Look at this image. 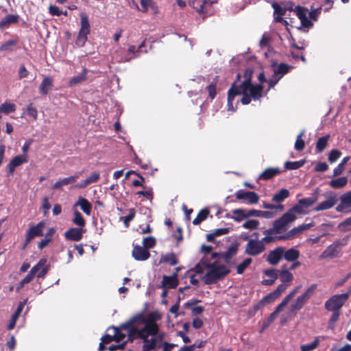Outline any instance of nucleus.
<instances>
[{
	"mask_svg": "<svg viewBox=\"0 0 351 351\" xmlns=\"http://www.w3.org/2000/svg\"><path fill=\"white\" fill-rule=\"evenodd\" d=\"M158 316L156 313H150L145 315L140 313L134 315L127 322L122 324L119 327H111L108 329V334L101 338L102 343H108L112 341L119 342L125 338L132 340L135 338L145 339V348H152L154 340H147L149 335H153L157 330L156 323Z\"/></svg>",
	"mask_w": 351,
	"mask_h": 351,
	"instance_id": "f257e3e1",
	"label": "nucleus"
},
{
	"mask_svg": "<svg viewBox=\"0 0 351 351\" xmlns=\"http://www.w3.org/2000/svg\"><path fill=\"white\" fill-rule=\"evenodd\" d=\"M211 250V246H202V251L204 253V256L195 267L196 273H206L203 278L206 284H211L217 281L229 271L225 265L216 260L217 255L215 254H210Z\"/></svg>",
	"mask_w": 351,
	"mask_h": 351,
	"instance_id": "f03ea898",
	"label": "nucleus"
},
{
	"mask_svg": "<svg viewBox=\"0 0 351 351\" xmlns=\"http://www.w3.org/2000/svg\"><path fill=\"white\" fill-rule=\"evenodd\" d=\"M263 87L261 84H252L250 78L237 84L234 83L228 91V110L233 112L236 110V106L233 105L234 97L238 95H242L241 101L243 104H248L252 99L257 100L263 96Z\"/></svg>",
	"mask_w": 351,
	"mask_h": 351,
	"instance_id": "7ed1b4c3",
	"label": "nucleus"
},
{
	"mask_svg": "<svg viewBox=\"0 0 351 351\" xmlns=\"http://www.w3.org/2000/svg\"><path fill=\"white\" fill-rule=\"evenodd\" d=\"M317 285L315 284L311 285L302 295H299L296 300L291 304L289 311L293 315H295L297 311H300L310 298L314 294Z\"/></svg>",
	"mask_w": 351,
	"mask_h": 351,
	"instance_id": "20e7f679",
	"label": "nucleus"
},
{
	"mask_svg": "<svg viewBox=\"0 0 351 351\" xmlns=\"http://www.w3.org/2000/svg\"><path fill=\"white\" fill-rule=\"evenodd\" d=\"M296 219L297 216L291 214L288 210L281 217L274 222L273 232L277 234L285 232Z\"/></svg>",
	"mask_w": 351,
	"mask_h": 351,
	"instance_id": "39448f33",
	"label": "nucleus"
},
{
	"mask_svg": "<svg viewBox=\"0 0 351 351\" xmlns=\"http://www.w3.org/2000/svg\"><path fill=\"white\" fill-rule=\"evenodd\" d=\"M325 199L319 202L315 208L314 211L319 212L332 208L338 201L337 194L333 191H328L322 194Z\"/></svg>",
	"mask_w": 351,
	"mask_h": 351,
	"instance_id": "423d86ee",
	"label": "nucleus"
},
{
	"mask_svg": "<svg viewBox=\"0 0 351 351\" xmlns=\"http://www.w3.org/2000/svg\"><path fill=\"white\" fill-rule=\"evenodd\" d=\"M348 299V294L334 295L325 302V308L330 311H338Z\"/></svg>",
	"mask_w": 351,
	"mask_h": 351,
	"instance_id": "0eeeda50",
	"label": "nucleus"
},
{
	"mask_svg": "<svg viewBox=\"0 0 351 351\" xmlns=\"http://www.w3.org/2000/svg\"><path fill=\"white\" fill-rule=\"evenodd\" d=\"M265 249V246L263 241L251 239L246 245L245 252L248 255L256 256L262 253Z\"/></svg>",
	"mask_w": 351,
	"mask_h": 351,
	"instance_id": "6e6552de",
	"label": "nucleus"
},
{
	"mask_svg": "<svg viewBox=\"0 0 351 351\" xmlns=\"http://www.w3.org/2000/svg\"><path fill=\"white\" fill-rule=\"evenodd\" d=\"M235 197L237 199H247L250 204H256L258 202V195L253 191H244L242 190L238 191L235 193Z\"/></svg>",
	"mask_w": 351,
	"mask_h": 351,
	"instance_id": "1a4fd4ad",
	"label": "nucleus"
},
{
	"mask_svg": "<svg viewBox=\"0 0 351 351\" xmlns=\"http://www.w3.org/2000/svg\"><path fill=\"white\" fill-rule=\"evenodd\" d=\"M282 257L283 247L279 246L269 252L267 261L269 264L276 265L280 263Z\"/></svg>",
	"mask_w": 351,
	"mask_h": 351,
	"instance_id": "9d476101",
	"label": "nucleus"
},
{
	"mask_svg": "<svg viewBox=\"0 0 351 351\" xmlns=\"http://www.w3.org/2000/svg\"><path fill=\"white\" fill-rule=\"evenodd\" d=\"M46 258H41L32 269H35L34 276L39 278H44L49 269Z\"/></svg>",
	"mask_w": 351,
	"mask_h": 351,
	"instance_id": "9b49d317",
	"label": "nucleus"
},
{
	"mask_svg": "<svg viewBox=\"0 0 351 351\" xmlns=\"http://www.w3.org/2000/svg\"><path fill=\"white\" fill-rule=\"evenodd\" d=\"M44 227L45 223L43 221L39 222L36 226L30 227L26 234V243H28L36 237L42 236Z\"/></svg>",
	"mask_w": 351,
	"mask_h": 351,
	"instance_id": "f8f14e48",
	"label": "nucleus"
},
{
	"mask_svg": "<svg viewBox=\"0 0 351 351\" xmlns=\"http://www.w3.org/2000/svg\"><path fill=\"white\" fill-rule=\"evenodd\" d=\"M295 12L300 20L302 27L309 28L313 26V23L308 20L307 17L308 10L300 6H296L295 8Z\"/></svg>",
	"mask_w": 351,
	"mask_h": 351,
	"instance_id": "ddd939ff",
	"label": "nucleus"
},
{
	"mask_svg": "<svg viewBox=\"0 0 351 351\" xmlns=\"http://www.w3.org/2000/svg\"><path fill=\"white\" fill-rule=\"evenodd\" d=\"M216 0H189V5L198 12H203L207 7L215 3Z\"/></svg>",
	"mask_w": 351,
	"mask_h": 351,
	"instance_id": "4468645a",
	"label": "nucleus"
},
{
	"mask_svg": "<svg viewBox=\"0 0 351 351\" xmlns=\"http://www.w3.org/2000/svg\"><path fill=\"white\" fill-rule=\"evenodd\" d=\"M150 254L149 251L139 245H136L134 247L132 250V256L136 261H143L149 257Z\"/></svg>",
	"mask_w": 351,
	"mask_h": 351,
	"instance_id": "2eb2a0df",
	"label": "nucleus"
},
{
	"mask_svg": "<svg viewBox=\"0 0 351 351\" xmlns=\"http://www.w3.org/2000/svg\"><path fill=\"white\" fill-rule=\"evenodd\" d=\"M84 230L83 228H71L64 232L66 239L78 241L82 239Z\"/></svg>",
	"mask_w": 351,
	"mask_h": 351,
	"instance_id": "dca6fc26",
	"label": "nucleus"
},
{
	"mask_svg": "<svg viewBox=\"0 0 351 351\" xmlns=\"http://www.w3.org/2000/svg\"><path fill=\"white\" fill-rule=\"evenodd\" d=\"M288 285L284 283L278 286L276 290L266 295L263 298L265 303H270L278 298L287 288Z\"/></svg>",
	"mask_w": 351,
	"mask_h": 351,
	"instance_id": "f3484780",
	"label": "nucleus"
},
{
	"mask_svg": "<svg viewBox=\"0 0 351 351\" xmlns=\"http://www.w3.org/2000/svg\"><path fill=\"white\" fill-rule=\"evenodd\" d=\"M27 162V158L26 155H19L15 156L12 159V160L8 164V169L10 173H12L14 171V169Z\"/></svg>",
	"mask_w": 351,
	"mask_h": 351,
	"instance_id": "a211bd4d",
	"label": "nucleus"
},
{
	"mask_svg": "<svg viewBox=\"0 0 351 351\" xmlns=\"http://www.w3.org/2000/svg\"><path fill=\"white\" fill-rule=\"evenodd\" d=\"M178 280L177 274H175L171 276H164L162 281V285L164 289H173L177 287Z\"/></svg>",
	"mask_w": 351,
	"mask_h": 351,
	"instance_id": "6ab92c4d",
	"label": "nucleus"
},
{
	"mask_svg": "<svg viewBox=\"0 0 351 351\" xmlns=\"http://www.w3.org/2000/svg\"><path fill=\"white\" fill-rule=\"evenodd\" d=\"M285 306L284 305H282L281 303H280L277 307L276 308L275 311L270 314L269 317L264 322L263 325V328L261 330V332H262L266 328H267L277 317L279 313L282 311V309Z\"/></svg>",
	"mask_w": 351,
	"mask_h": 351,
	"instance_id": "aec40b11",
	"label": "nucleus"
},
{
	"mask_svg": "<svg viewBox=\"0 0 351 351\" xmlns=\"http://www.w3.org/2000/svg\"><path fill=\"white\" fill-rule=\"evenodd\" d=\"M19 16L17 14L6 15L0 21V29H4L9 27L10 25L19 22Z\"/></svg>",
	"mask_w": 351,
	"mask_h": 351,
	"instance_id": "412c9836",
	"label": "nucleus"
},
{
	"mask_svg": "<svg viewBox=\"0 0 351 351\" xmlns=\"http://www.w3.org/2000/svg\"><path fill=\"white\" fill-rule=\"evenodd\" d=\"M100 178V174L99 172H94L90 176H88L86 179L82 181L80 183H78L75 186V188L78 189H84L88 185L97 182Z\"/></svg>",
	"mask_w": 351,
	"mask_h": 351,
	"instance_id": "4be33fe9",
	"label": "nucleus"
},
{
	"mask_svg": "<svg viewBox=\"0 0 351 351\" xmlns=\"http://www.w3.org/2000/svg\"><path fill=\"white\" fill-rule=\"evenodd\" d=\"M300 252L295 248L286 250L283 247V258L289 262L297 261L300 256Z\"/></svg>",
	"mask_w": 351,
	"mask_h": 351,
	"instance_id": "5701e85b",
	"label": "nucleus"
},
{
	"mask_svg": "<svg viewBox=\"0 0 351 351\" xmlns=\"http://www.w3.org/2000/svg\"><path fill=\"white\" fill-rule=\"evenodd\" d=\"M280 169L278 167H269L263 171L258 176V180H269L275 176L279 174Z\"/></svg>",
	"mask_w": 351,
	"mask_h": 351,
	"instance_id": "b1692460",
	"label": "nucleus"
},
{
	"mask_svg": "<svg viewBox=\"0 0 351 351\" xmlns=\"http://www.w3.org/2000/svg\"><path fill=\"white\" fill-rule=\"evenodd\" d=\"M232 215H227V217L237 222H240L247 218V215H246V210L243 208L234 209L232 211Z\"/></svg>",
	"mask_w": 351,
	"mask_h": 351,
	"instance_id": "393cba45",
	"label": "nucleus"
},
{
	"mask_svg": "<svg viewBox=\"0 0 351 351\" xmlns=\"http://www.w3.org/2000/svg\"><path fill=\"white\" fill-rule=\"evenodd\" d=\"M75 206H79L82 210L87 215H90L92 210V206L90 203L85 198L80 197Z\"/></svg>",
	"mask_w": 351,
	"mask_h": 351,
	"instance_id": "a878e982",
	"label": "nucleus"
},
{
	"mask_svg": "<svg viewBox=\"0 0 351 351\" xmlns=\"http://www.w3.org/2000/svg\"><path fill=\"white\" fill-rule=\"evenodd\" d=\"M310 225H302L291 229L285 235H284L282 238L284 239H292L295 238L298 234H300L302 232L307 229Z\"/></svg>",
	"mask_w": 351,
	"mask_h": 351,
	"instance_id": "bb28decb",
	"label": "nucleus"
},
{
	"mask_svg": "<svg viewBox=\"0 0 351 351\" xmlns=\"http://www.w3.org/2000/svg\"><path fill=\"white\" fill-rule=\"evenodd\" d=\"M52 86L53 80L49 77H45L40 85V93L43 95H47Z\"/></svg>",
	"mask_w": 351,
	"mask_h": 351,
	"instance_id": "cd10ccee",
	"label": "nucleus"
},
{
	"mask_svg": "<svg viewBox=\"0 0 351 351\" xmlns=\"http://www.w3.org/2000/svg\"><path fill=\"white\" fill-rule=\"evenodd\" d=\"M289 195L290 193L289 190L286 189H282L273 195L272 201L276 203H280L289 197Z\"/></svg>",
	"mask_w": 351,
	"mask_h": 351,
	"instance_id": "c85d7f7f",
	"label": "nucleus"
},
{
	"mask_svg": "<svg viewBox=\"0 0 351 351\" xmlns=\"http://www.w3.org/2000/svg\"><path fill=\"white\" fill-rule=\"evenodd\" d=\"M86 74L87 70L84 69L81 73L71 78L69 81V86H74L84 82L86 80Z\"/></svg>",
	"mask_w": 351,
	"mask_h": 351,
	"instance_id": "c756f323",
	"label": "nucleus"
},
{
	"mask_svg": "<svg viewBox=\"0 0 351 351\" xmlns=\"http://www.w3.org/2000/svg\"><path fill=\"white\" fill-rule=\"evenodd\" d=\"M348 178L346 177H341L332 179L330 181L329 185L333 189H341L346 186Z\"/></svg>",
	"mask_w": 351,
	"mask_h": 351,
	"instance_id": "7c9ffc66",
	"label": "nucleus"
},
{
	"mask_svg": "<svg viewBox=\"0 0 351 351\" xmlns=\"http://www.w3.org/2000/svg\"><path fill=\"white\" fill-rule=\"evenodd\" d=\"M80 32L90 34V27L89 20L88 16L85 13H81L80 14Z\"/></svg>",
	"mask_w": 351,
	"mask_h": 351,
	"instance_id": "2f4dec72",
	"label": "nucleus"
},
{
	"mask_svg": "<svg viewBox=\"0 0 351 351\" xmlns=\"http://www.w3.org/2000/svg\"><path fill=\"white\" fill-rule=\"evenodd\" d=\"M160 263H167L171 265H176L178 263V261L175 254L168 253L161 256Z\"/></svg>",
	"mask_w": 351,
	"mask_h": 351,
	"instance_id": "473e14b6",
	"label": "nucleus"
},
{
	"mask_svg": "<svg viewBox=\"0 0 351 351\" xmlns=\"http://www.w3.org/2000/svg\"><path fill=\"white\" fill-rule=\"evenodd\" d=\"M15 110V105L11 102L6 101L0 105V111L1 112V113L5 114L14 112Z\"/></svg>",
	"mask_w": 351,
	"mask_h": 351,
	"instance_id": "72a5a7b5",
	"label": "nucleus"
},
{
	"mask_svg": "<svg viewBox=\"0 0 351 351\" xmlns=\"http://www.w3.org/2000/svg\"><path fill=\"white\" fill-rule=\"evenodd\" d=\"M319 344V338L315 337L311 343L304 344L300 346L301 351H312L317 348Z\"/></svg>",
	"mask_w": 351,
	"mask_h": 351,
	"instance_id": "f704fd0d",
	"label": "nucleus"
},
{
	"mask_svg": "<svg viewBox=\"0 0 351 351\" xmlns=\"http://www.w3.org/2000/svg\"><path fill=\"white\" fill-rule=\"evenodd\" d=\"M289 71V66L285 64H280L274 70V75L279 76L280 79Z\"/></svg>",
	"mask_w": 351,
	"mask_h": 351,
	"instance_id": "c9c22d12",
	"label": "nucleus"
},
{
	"mask_svg": "<svg viewBox=\"0 0 351 351\" xmlns=\"http://www.w3.org/2000/svg\"><path fill=\"white\" fill-rule=\"evenodd\" d=\"M329 136L319 138L316 144V149L318 152H323L327 147Z\"/></svg>",
	"mask_w": 351,
	"mask_h": 351,
	"instance_id": "e433bc0d",
	"label": "nucleus"
},
{
	"mask_svg": "<svg viewBox=\"0 0 351 351\" xmlns=\"http://www.w3.org/2000/svg\"><path fill=\"white\" fill-rule=\"evenodd\" d=\"M291 214L293 215H296V214H306V209L300 204V202L298 201V204L293 206L291 208L288 210Z\"/></svg>",
	"mask_w": 351,
	"mask_h": 351,
	"instance_id": "4c0bfd02",
	"label": "nucleus"
},
{
	"mask_svg": "<svg viewBox=\"0 0 351 351\" xmlns=\"http://www.w3.org/2000/svg\"><path fill=\"white\" fill-rule=\"evenodd\" d=\"M73 222L76 226H78L82 228L85 226V220L82 216V215L78 211H74V217L73 219Z\"/></svg>",
	"mask_w": 351,
	"mask_h": 351,
	"instance_id": "58836bf2",
	"label": "nucleus"
},
{
	"mask_svg": "<svg viewBox=\"0 0 351 351\" xmlns=\"http://www.w3.org/2000/svg\"><path fill=\"white\" fill-rule=\"evenodd\" d=\"M259 224V221L256 219H248L242 224V227L245 229L253 230L257 229Z\"/></svg>",
	"mask_w": 351,
	"mask_h": 351,
	"instance_id": "ea45409f",
	"label": "nucleus"
},
{
	"mask_svg": "<svg viewBox=\"0 0 351 351\" xmlns=\"http://www.w3.org/2000/svg\"><path fill=\"white\" fill-rule=\"evenodd\" d=\"M17 44L16 40H9L2 44L0 47V51L5 52L12 51V48Z\"/></svg>",
	"mask_w": 351,
	"mask_h": 351,
	"instance_id": "a19ab883",
	"label": "nucleus"
},
{
	"mask_svg": "<svg viewBox=\"0 0 351 351\" xmlns=\"http://www.w3.org/2000/svg\"><path fill=\"white\" fill-rule=\"evenodd\" d=\"M350 160V156H346L343 158L341 162L338 165L337 167H335L333 170V176H337L342 173L344 170V165L348 162Z\"/></svg>",
	"mask_w": 351,
	"mask_h": 351,
	"instance_id": "79ce46f5",
	"label": "nucleus"
},
{
	"mask_svg": "<svg viewBox=\"0 0 351 351\" xmlns=\"http://www.w3.org/2000/svg\"><path fill=\"white\" fill-rule=\"evenodd\" d=\"M73 183V178H64L62 180L57 181L53 186V189H60L62 186L68 185Z\"/></svg>",
	"mask_w": 351,
	"mask_h": 351,
	"instance_id": "37998d69",
	"label": "nucleus"
},
{
	"mask_svg": "<svg viewBox=\"0 0 351 351\" xmlns=\"http://www.w3.org/2000/svg\"><path fill=\"white\" fill-rule=\"evenodd\" d=\"M209 212L206 209L202 210L197 215V216L195 217V219H193V223L194 225H198L202 221L205 220L208 215Z\"/></svg>",
	"mask_w": 351,
	"mask_h": 351,
	"instance_id": "c03bdc74",
	"label": "nucleus"
},
{
	"mask_svg": "<svg viewBox=\"0 0 351 351\" xmlns=\"http://www.w3.org/2000/svg\"><path fill=\"white\" fill-rule=\"evenodd\" d=\"M279 277L282 283L291 282L293 280V274L288 270L281 271Z\"/></svg>",
	"mask_w": 351,
	"mask_h": 351,
	"instance_id": "a18cd8bd",
	"label": "nucleus"
},
{
	"mask_svg": "<svg viewBox=\"0 0 351 351\" xmlns=\"http://www.w3.org/2000/svg\"><path fill=\"white\" fill-rule=\"evenodd\" d=\"M304 164V160L295 161V162H287L285 164V167L287 169H298L302 167Z\"/></svg>",
	"mask_w": 351,
	"mask_h": 351,
	"instance_id": "49530a36",
	"label": "nucleus"
},
{
	"mask_svg": "<svg viewBox=\"0 0 351 351\" xmlns=\"http://www.w3.org/2000/svg\"><path fill=\"white\" fill-rule=\"evenodd\" d=\"M252 263V259L250 258H245L242 263L239 264L237 267V271L238 274H242L245 269L250 265Z\"/></svg>",
	"mask_w": 351,
	"mask_h": 351,
	"instance_id": "de8ad7c7",
	"label": "nucleus"
},
{
	"mask_svg": "<svg viewBox=\"0 0 351 351\" xmlns=\"http://www.w3.org/2000/svg\"><path fill=\"white\" fill-rule=\"evenodd\" d=\"M271 40V38L268 33L263 34L261 39L259 41V45L261 47H269V43Z\"/></svg>",
	"mask_w": 351,
	"mask_h": 351,
	"instance_id": "09e8293b",
	"label": "nucleus"
},
{
	"mask_svg": "<svg viewBox=\"0 0 351 351\" xmlns=\"http://www.w3.org/2000/svg\"><path fill=\"white\" fill-rule=\"evenodd\" d=\"M263 208L270 210H278L280 211H282L285 209V206L282 204H274L267 202H263Z\"/></svg>",
	"mask_w": 351,
	"mask_h": 351,
	"instance_id": "8fccbe9b",
	"label": "nucleus"
},
{
	"mask_svg": "<svg viewBox=\"0 0 351 351\" xmlns=\"http://www.w3.org/2000/svg\"><path fill=\"white\" fill-rule=\"evenodd\" d=\"M317 201V197H308L300 199L299 202L306 209L313 205Z\"/></svg>",
	"mask_w": 351,
	"mask_h": 351,
	"instance_id": "3c124183",
	"label": "nucleus"
},
{
	"mask_svg": "<svg viewBox=\"0 0 351 351\" xmlns=\"http://www.w3.org/2000/svg\"><path fill=\"white\" fill-rule=\"evenodd\" d=\"M300 287H295L280 302L282 305L286 306L287 304L290 302V300L295 295V294L298 292Z\"/></svg>",
	"mask_w": 351,
	"mask_h": 351,
	"instance_id": "603ef678",
	"label": "nucleus"
},
{
	"mask_svg": "<svg viewBox=\"0 0 351 351\" xmlns=\"http://www.w3.org/2000/svg\"><path fill=\"white\" fill-rule=\"evenodd\" d=\"M88 33H85L83 32H79V34L77 36V40H76V45L82 47L85 44V43L87 40V35Z\"/></svg>",
	"mask_w": 351,
	"mask_h": 351,
	"instance_id": "864d4df0",
	"label": "nucleus"
},
{
	"mask_svg": "<svg viewBox=\"0 0 351 351\" xmlns=\"http://www.w3.org/2000/svg\"><path fill=\"white\" fill-rule=\"evenodd\" d=\"M135 213H136L135 210L134 208H130L129 210L128 215H127L124 217H121V219H123L125 227L129 226V223L134 219V217L135 216Z\"/></svg>",
	"mask_w": 351,
	"mask_h": 351,
	"instance_id": "5fc2aeb1",
	"label": "nucleus"
},
{
	"mask_svg": "<svg viewBox=\"0 0 351 351\" xmlns=\"http://www.w3.org/2000/svg\"><path fill=\"white\" fill-rule=\"evenodd\" d=\"M144 247L148 249L153 247L156 244V239L153 237H147L144 238L143 241Z\"/></svg>",
	"mask_w": 351,
	"mask_h": 351,
	"instance_id": "6e6d98bb",
	"label": "nucleus"
},
{
	"mask_svg": "<svg viewBox=\"0 0 351 351\" xmlns=\"http://www.w3.org/2000/svg\"><path fill=\"white\" fill-rule=\"evenodd\" d=\"M341 153L337 149H332L328 154V160L330 163H333L337 160L341 156Z\"/></svg>",
	"mask_w": 351,
	"mask_h": 351,
	"instance_id": "4d7b16f0",
	"label": "nucleus"
},
{
	"mask_svg": "<svg viewBox=\"0 0 351 351\" xmlns=\"http://www.w3.org/2000/svg\"><path fill=\"white\" fill-rule=\"evenodd\" d=\"M340 200H342L348 208L351 207V191L341 195Z\"/></svg>",
	"mask_w": 351,
	"mask_h": 351,
	"instance_id": "13d9d810",
	"label": "nucleus"
},
{
	"mask_svg": "<svg viewBox=\"0 0 351 351\" xmlns=\"http://www.w3.org/2000/svg\"><path fill=\"white\" fill-rule=\"evenodd\" d=\"M35 269H31L29 274L21 280V285H25V284H27L32 281L34 276V271Z\"/></svg>",
	"mask_w": 351,
	"mask_h": 351,
	"instance_id": "bf43d9fd",
	"label": "nucleus"
},
{
	"mask_svg": "<svg viewBox=\"0 0 351 351\" xmlns=\"http://www.w3.org/2000/svg\"><path fill=\"white\" fill-rule=\"evenodd\" d=\"M27 113L29 116L32 117L34 119H36L38 117V111L32 104H29L27 108Z\"/></svg>",
	"mask_w": 351,
	"mask_h": 351,
	"instance_id": "052dcab7",
	"label": "nucleus"
},
{
	"mask_svg": "<svg viewBox=\"0 0 351 351\" xmlns=\"http://www.w3.org/2000/svg\"><path fill=\"white\" fill-rule=\"evenodd\" d=\"M154 5L152 0H141V5L142 6V12H147L149 8Z\"/></svg>",
	"mask_w": 351,
	"mask_h": 351,
	"instance_id": "680f3d73",
	"label": "nucleus"
},
{
	"mask_svg": "<svg viewBox=\"0 0 351 351\" xmlns=\"http://www.w3.org/2000/svg\"><path fill=\"white\" fill-rule=\"evenodd\" d=\"M292 315L293 313H291L290 311L289 313L282 314L280 319V325L283 326L288 322H289L291 319Z\"/></svg>",
	"mask_w": 351,
	"mask_h": 351,
	"instance_id": "e2e57ef3",
	"label": "nucleus"
},
{
	"mask_svg": "<svg viewBox=\"0 0 351 351\" xmlns=\"http://www.w3.org/2000/svg\"><path fill=\"white\" fill-rule=\"evenodd\" d=\"M339 228L342 230L347 231L351 229V217L348 218L343 222L341 223L339 226Z\"/></svg>",
	"mask_w": 351,
	"mask_h": 351,
	"instance_id": "0e129e2a",
	"label": "nucleus"
},
{
	"mask_svg": "<svg viewBox=\"0 0 351 351\" xmlns=\"http://www.w3.org/2000/svg\"><path fill=\"white\" fill-rule=\"evenodd\" d=\"M287 42L286 45H287L290 47L298 49H302L304 48L303 47L297 46L295 43L294 39L289 34H287Z\"/></svg>",
	"mask_w": 351,
	"mask_h": 351,
	"instance_id": "69168bd1",
	"label": "nucleus"
},
{
	"mask_svg": "<svg viewBox=\"0 0 351 351\" xmlns=\"http://www.w3.org/2000/svg\"><path fill=\"white\" fill-rule=\"evenodd\" d=\"M265 275L268 277L272 278L273 280H276L278 278V271L274 269H266L264 271Z\"/></svg>",
	"mask_w": 351,
	"mask_h": 351,
	"instance_id": "338daca9",
	"label": "nucleus"
},
{
	"mask_svg": "<svg viewBox=\"0 0 351 351\" xmlns=\"http://www.w3.org/2000/svg\"><path fill=\"white\" fill-rule=\"evenodd\" d=\"M229 232H230V228H218V229L215 230L213 231V233H214L215 237H219V236H222V235L226 234Z\"/></svg>",
	"mask_w": 351,
	"mask_h": 351,
	"instance_id": "774afa93",
	"label": "nucleus"
}]
</instances>
